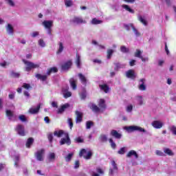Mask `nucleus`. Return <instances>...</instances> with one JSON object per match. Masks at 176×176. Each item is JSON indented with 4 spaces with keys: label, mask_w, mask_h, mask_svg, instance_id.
I'll use <instances>...</instances> for the list:
<instances>
[{
    "label": "nucleus",
    "mask_w": 176,
    "mask_h": 176,
    "mask_svg": "<svg viewBox=\"0 0 176 176\" xmlns=\"http://www.w3.org/2000/svg\"><path fill=\"white\" fill-rule=\"evenodd\" d=\"M23 64L26 66L25 68V71H27V72H30L31 69H35V68H39V65L35 64L32 62L26 60L25 59L22 60Z\"/></svg>",
    "instance_id": "f257e3e1"
},
{
    "label": "nucleus",
    "mask_w": 176,
    "mask_h": 176,
    "mask_svg": "<svg viewBox=\"0 0 176 176\" xmlns=\"http://www.w3.org/2000/svg\"><path fill=\"white\" fill-rule=\"evenodd\" d=\"M124 129L128 133H133V131H139L140 133H146V130L138 126H125Z\"/></svg>",
    "instance_id": "f03ea898"
},
{
    "label": "nucleus",
    "mask_w": 176,
    "mask_h": 176,
    "mask_svg": "<svg viewBox=\"0 0 176 176\" xmlns=\"http://www.w3.org/2000/svg\"><path fill=\"white\" fill-rule=\"evenodd\" d=\"M79 156L80 157H82V156H83L84 159H85L86 160H90V159H91V156H93V153L91 152V151H87V150L82 148L80 151Z\"/></svg>",
    "instance_id": "7ed1b4c3"
},
{
    "label": "nucleus",
    "mask_w": 176,
    "mask_h": 176,
    "mask_svg": "<svg viewBox=\"0 0 176 176\" xmlns=\"http://www.w3.org/2000/svg\"><path fill=\"white\" fill-rule=\"evenodd\" d=\"M15 131H16L17 134H19V135H21V137H24V135H25V129L24 128V125H16V126L15 127Z\"/></svg>",
    "instance_id": "20e7f679"
},
{
    "label": "nucleus",
    "mask_w": 176,
    "mask_h": 176,
    "mask_svg": "<svg viewBox=\"0 0 176 176\" xmlns=\"http://www.w3.org/2000/svg\"><path fill=\"white\" fill-rule=\"evenodd\" d=\"M65 137L63 138H61L59 143L60 145H68L69 146L71 144V139L69 138V135H68V133H65Z\"/></svg>",
    "instance_id": "39448f33"
},
{
    "label": "nucleus",
    "mask_w": 176,
    "mask_h": 176,
    "mask_svg": "<svg viewBox=\"0 0 176 176\" xmlns=\"http://www.w3.org/2000/svg\"><path fill=\"white\" fill-rule=\"evenodd\" d=\"M43 156H45V150L41 149L35 153V157L38 162H43Z\"/></svg>",
    "instance_id": "423d86ee"
},
{
    "label": "nucleus",
    "mask_w": 176,
    "mask_h": 176,
    "mask_svg": "<svg viewBox=\"0 0 176 176\" xmlns=\"http://www.w3.org/2000/svg\"><path fill=\"white\" fill-rule=\"evenodd\" d=\"M111 166L113 168H109V176H113V174H115V173L118 172V165L116 164V162H115V161H111Z\"/></svg>",
    "instance_id": "0eeeda50"
},
{
    "label": "nucleus",
    "mask_w": 176,
    "mask_h": 176,
    "mask_svg": "<svg viewBox=\"0 0 176 176\" xmlns=\"http://www.w3.org/2000/svg\"><path fill=\"white\" fill-rule=\"evenodd\" d=\"M72 21L74 24H86V21L83 20V18L80 16H74Z\"/></svg>",
    "instance_id": "6e6552de"
},
{
    "label": "nucleus",
    "mask_w": 176,
    "mask_h": 176,
    "mask_svg": "<svg viewBox=\"0 0 176 176\" xmlns=\"http://www.w3.org/2000/svg\"><path fill=\"white\" fill-rule=\"evenodd\" d=\"M126 76L129 79H135L137 78V74H135V72L133 69H129L126 72Z\"/></svg>",
    "instance_id": "1a4fd4ad"
},
{
    "label": "nucleus",
    "mask_w": 176,
    "mask_h": 176,
    "mask_svg": "<svg viewBox=\"0 0 176 176\" xmlns=\"http://www.w3.org/2000/svg\"><path fill=\"white\" fill-rule=\"evenodd\" d=\"M68 90H69V87H68V85H67L65 88H63L62 89L63 97L65 98H69V97H71V96H72V93H71V91H69Z\"/></svg>",
    "instance_id": "9d476101"
},
{
    "label": "nucleus",
    "mask_w": 176,
    "mask_h": 176,
    "mask_svg": "<svg viewBox=\"0 0 176 176\" xmlns=\"http://www.w3.org/2000/svg\"><path fill=\"white\" fill-rule=\"evenodd\" d=\"M145 82L146 80L145 78H141L139 81V90L142 91H145L146 90V85H145Z\"/></svg>",
    "instance_id": "9b49d317"
},
{
    "label": "nucleus",
    "mask_w": 176,
    "mask_h": 176,
    "mask_svg": "<svg viewBox=\"0 0 176 176\" xmlns=\"http://www.w3.org/2000/svg\"><path fill=\"white\" fill-rule=\"evenodd\" d=\"M42 25L46 29V30H50L52 29V27H53V21H44L42 23Z\"/></svg>",
    "instance_id": "f8f14e48"
},
{
    "label": "nucleus",
    "mask_w": 176,
    "mask_h": 176,
    "mask_svg": "<svg viewBox=\"0 0 176 176\" xmlns=\"http://www.w3.org/2000/svg\"><path fill=\"white\" fill-rule=\"evenodd\" d=\"M72 66V61L68 60L62 65L61 66L62 71H68V69L71 68Z\"/></svg>",
    "instance_id": "ddd939ff"
},
{
    "label": "nucleus",
    "mask_w": 176,
    "mask_h": 176,
    "mask_svg": "<svg viewBox=\"0 0 176 176\" xmlns=\"http://www.w3.org/2000/svg\"><path fill=\"white\" fill-rule=\"evenodd\" d=\"M154 129H162L163 127V122L159 120H155L151 123Z\"/></svg>",
    "instance_id": "4468645a"
},
{
    "label": "nucleus",
    "mask_w": 176,
    "mask_h": 176,
    "mask_svg": "<svg viewBox=\"0 0 176 176\" xmlns=\"http://www.w3.org/2000/svg\"><path fill=\"white\" fill-rule=\"evenodd\" d=\"M133 156L135 157V159H138V154L137 153V151L134 150H131L128 152L126 157L130 159L131 157H133Z\"/></svg>",
    "instance_id": "2eb2a0df"
},
{
    "label": "nucleus",
    "mask_w": 176,
    "mask_h": 176,
    "mask_svg": "<svg viewBox=\"0 0 176 176\" xmlns=\"http://www.w3.org/2000/svg\"><path fill=\"white\" fill-rule=\"evenodd\" d=\"M39 109H41V104H38L36 107H32L29 109V113L32 115H35L39 112Z\"/></svg>",
    "instance_id": "dca6fc26"
},
{
    "label": "nucleus",
    "mask_w": 176,
    "mask_h": 176,
    "mask_svg": "<svg viewBox=\"0 0 176 176\" xmlns=\"http://www.w3.org/2000/svg\"><path fill=\"white\" fill-rule=\"evenodd\" d=\"M76 123H80L82 120L83 118V113L80 111H76Z\"/></svg>",
    "instance_id": "f3484780"
},
{
    "label": "nucleus",
    "mask_w": 176,
    "mask_h": 176,
    "mask_svg": "<svg viewBox=\"0 0 176 176\" xmlns=\"http://www.w3.org/2000/svg\"><path fill=\"white\" fill-rule=\"evenodd\" d=\"M47 160L49 162V163H52L56 160V153H50L47 155Z\"/></svg>",
    "instance_id": "a211bd4d"
},
{
    "label": "nucleus",
    "mask_w": 176,
    "mask_h": 176,
    "mask_svg": "<svg viewBox=\"0 0 176 176\" xmlns=\"http://www.w3.org/2000/svg\"><path fill=\"white\" fill-rule=\"evenodd\" d=\"M111 135L112 137H114V138H116L117 140H120L122 138V134L119 133L118 131L113 129L111 131Z\"/></svg>",
    "instance_id": "6ab92c4d"
},
{
    "label": "nucleus",
    "mask_w": 176,
    "mask_h": 176,
    "mask_svg": "<svg viewBox=\"0 0 176 176\" xmlns=\"http://www.w3.org/2000/svg\"><path fill=\"white\" fill-rule=\"evenodd\" d=\"M6 28L9 35H13V32H14V29L13 28V26L10 23H8L6 25Z\"/></svg>",
    "instance_id": "aec40b11"
},
{
    "label": "nucleus",
    "mask_w": 176,
    "mask_h": 176,
    "mask_svg": "<svg viewBox=\"0 0 176 176\" xmlns=\"http://www.w3.org/2000/svg\"><path fill=\"white\" fill-rule=\"evenodd\" d=\"M78 77L80 78L81 83L85 86H86V85H87V79H86V77L85 76V75L80 73L78 74Z\"/></svg>",
    "instance_id": "412c9836"
},
{
    "label": "nucleus",
    "mask_w": 176,
    "mask_h": 176,
    "mask_svg": "<svg viewBox=\"0 0 176 176\" xmlns=\"http://www.w3.org/2000/svg\"><path fill=\"white\" fill-rule=\"evenodd\" d=\"M63 134H64V131L63 130L54 131V135H55V137H58V138H61Z\"/></svg>",
    "instance_id": "4be33fe9"
},
{
    "label": "nucleus",
    "mask_w": 176,
    "mask_h": 176,
    "mask_svg": "<svg viewBox=\"0 0 176 176\" xmlns=\"http://www.w3.org/2000/svg\"><path fill=\"white\" fill-rule=\"evenodd\" d=\"M69 104L68 103L63 104L60 108L58 109V113H63V112H64L67 108H69Z\"/></svg>",
    "instance_id": "5701e85b"
},
{
    "label": "nucleus",
    "mask_w": 176,
    "mask_h": 176,
    "mask_svg": "<svg viewBox=\"0 0 176 176\" xmlns=\"http://www.w3.org/2000/svg\"><path fill=\"white\" fill-rule=\"evenodd\" d=\"M76 64L77 67L80 68V65H82V63L80 62V55L76 54Z\"/></svg>",
    "instance_id": "b1692460"
},
{
    "label": "nucleus",
    "mask_w": 176,
    "mask_h": 176,
    "mask_svg": "<svg viewBox=\"0 0 176 176\" xmlns=\"http://www.w3.org/2000/svg\"><path fill=\"white\" fill-rule=\"evenodd\" d=\"M69 83L73 90H76V80H75L74 78H71L69 80Z\"/></svg>",
    "instance_id": "393cba45"
},
{
    "label": "nucleus",
    "mask_w": 176,
    "mask_h": 176,
    "mask_svg": "<svg viewBox=\"0 0 176 176\" xmlns=\"http://www.w3.org/2000/svg\"><path fill=\"white\" fill-rule=\"evenodd\" d=\"M36 78L37 79H40V80H42L43 82H45V80H46V79H47V76L37 74H36Z\"/></svg>",
    "instance_id": "a878e982"
},
{
    "label": "nucleus",
    "mask_w": 176,
    "mask_h": 176,
    "mask_svg": "<svg viewBox=\"0 0 176 176\" xmlns=\"http://www.w3.org/2000/svg\"><path fill=\"white\" fill-rule=\"evenodd\" d=\"M64 50V44L63 43L60 42L58 43V48L57 51V54H60V53H63V51Z\"/></svg>",
    "instance_id": "bb28decb"
},
{
    "label": "nucleus",
    "mask_w": 176,
    "mask_h": 176,
    "mask_svg": "<svg viewBox=\"0 0 176 176\" xmlns=\"http://www.w3.org/2000/svg\"><path fill=\"white\" fill-rule=\"evenodd\" d=\"M99 141L100 142H107V141H108V137L107 135L102 134L99 137Z\"/></svg>",
    "instance_id": "cd10ccee"
},
{
    "label": "nucleus",
    "mask_w": 176,
    "mask_h": 176,
    "mask_svg": "<svg viewBox=\"0 0 176 176\" xmlns=\"http://www.w3.org/2000/svg\"><path fill=\"white\" fill-rule=\"evenodd\" d=\"M164 153H165L168 156H174V153L173 152V151H171V149L168 148H164Z\"/></svg>",
    "instance_id": "c85d7f7f"
},
{
    "label": "nucleus",
    "mask_w": 176,
    "mask_h": 176,
    "mask_svg": "<svg viewBox=\"0 0 176 176\" xmlns=\"http://www.w3.org/2000/svg\"><path fill=\"white\" fill-rule=\"evenodd\" d=\"M122 8H123V9H125V10H126V12H129V13L134 14V10L131 9L130 8V6H129L126 4H124L122 6Z\"/></svg>",
    "instance_id": "c756f323"
},
{
    "label": "nucleus",
    "mask_w": 176,
    "mask_h": 176,
    "mask_svg": "<svg viewBox=\"0 0 176 176\" xmlns=\"http://www.w3.org/2000/svg\"><path fill=\"white\" fill-rule=\"evenodd\" d=\"M136 101L138 105H142L144 104V98L141 96H136Z\"/></svg>",
    "instance_id": "7c9ffc66"
},
{
    "label": "nucleus",
    "mask_w": 176,
    "mask_h": 176,
    "mask_svg": "<svg viewBox=\"0 0 176 176\" xmlns=\"http://www.w3.org/2000/svg\"><path fill=\"white\" fill-rule=\"evenodd\" d=\"M98 106L102 109H105V108H106L105 100L104 99H100V101H99Z\"/></svg>",
    "instance_id": "2f4dec72"
},
{
    "label": "nucleus",
    "mask_w": 176,
    "mask_h": 176,
    "mask_svg": "<svg viewBox=\"0 0 176 176\" xmlns=\"http://www.w3.org/2000/svg\"><path fill=\"white\" fill-rule=\"evenodd\" d=\"M34 144V139L32 138H30L28 139L27 142H26V147L27 148H30L31 145Z\"/></svg>",
    "instance_id": "473e14b6"
},
{
    "label": "nucleus",
    "mask_w": 176,
    "mask_h": 176,
    "mask_svg": "<svg viewBox=\"0 0 176 176\" xmlns=\"http://www.w3.org/2000/svg\"><path fill=\"white\" fill-rule=\"evenodd\" d=\"M116 67L114 68L115 71H118V69H120V68H124L126 67V65L124 64H121V63H116L115 64Z\"/></svg>",
    "instance_id": "72a5a7b5"
},
{
    "label": "nucleus",
    "mask_w": 176,
    "mask_h": 176,
    "mask_svg": "<svg viewBox=\"0 0 176 176\" xmlns=\"http://www.w3.org/2000/svg\"><path fill=\"white\" fill-rule=\"evenodd\" d=\"M133 27L134 25L133 23L124 24V28H125L126 31H130V30H133Z\"/></svg>",
    "instance_id": "f704fd0d"
},
{
    "label": "nucleus",
    "mask_w": 176,
    "mask_h": 176,
    "mask_svg": "<svg viewBox=\"0 0 176 176\" xmlns=\"http://www.w3.org/2000/svg\"><path fill=\"white\" fill-rule=\"evenodd\" d=\"M14 166L15 167H19V162L20 160V155H16L14 157Z\"/></svg>",
    "instance_id": "c9c22d12"
},
{
    "label": "nucleus",
    "mask_w": 176,
    "mask_h": 176,
    "mask_svg": "<svg viewBox=\"0 0 176 176\" xmlns=\"http://www.w3.org/2000/svg\"><path fill=\"white\" fill-rule=\"evenodd\" d=\"M100 88L101 90H103L104 93H108V91H109V87H108L107 85H100Z\"/></svg>",
    "instance_id": "e433bc0d"
},
{
    "label": "nucleus",
    "mask_w": 176,
    "mask_h": 176,
    "mask_svg": "<svg viewBox=\"0 0 176 176\" xmlns=\"http://www.w3.org/2000/svg\"><path fill=\"white\" fill-rule=\"evenodd\" d=\"M58 70L56 69V67H52L47 72V75H50L51 74H55V72H57Z\"/></svg>",
    "instance_id": "4c0bfd02"
},
{
    "label": "nucleus",
    "mask_w": 176,
    "mask_h": 176,
    "mask_svg": "<svg viewBox=\"0 0 176 176\" xmlns=\"http://www.w3.org/2000/svg\"><path fill=\"white\" fill-rule=\"evenodd\" d=\"M6 113L9 120H12V118H13V112L10 110H6Z\"/></svg>",
    "instance_id": "58836bf2"
},
{
    "label": "nucleus",
    "mask_w": 176,
    "mask_h": 176,
    "mask_svg": "<svg viewBox=\"0 0 176 176\" xmlns=\"http://www.w3.org/2000/svg\"><path fill=\"white\" fill-rule=\"evenodd\" d=\"M142 52L140 50H136L135 52V57H138V58H142Z\"/></svg>",
    "instance_id": "ea45409f"
},
{
    "label": "nucleus",
    "mask_w": 176,
    "mask_h": 176,
    "mask_svg": "<svg viewBox=\"0 0 176 176\" xmlns=\"http://www.w3.org/2000/svg\"><path fill=\"white\" fill-rule=\"evenodd\" d=\"M74 156V153H70L67 155L65 156V160L66 162H71L72 157Z\"/></svg>",
    "instance_id": "a19ab883"
},
{
    "label": "nucleus",
    "mask_w": 176,
    "mask_h": 176,
    "mask_svg": "<svg viewBox=\"0 0 176 176\" xmlns=\"http://www.w3.org/2000/svg\"><path fill=\"white\" fill-rule=\"evenodd\" d=\"M91 109H92L93 112H100V107L96 104H92L91 106Z\"/></svg>",
    "instance_id": "79ce46f5"
},
{
    "label": "nucleus",
    "mask_w": 176,
    "mask_h": 176,
    "mask_svg": "<svg viewBox=\"0 0 176 176\" xmlns=\"http://www.w3.org/2000/svg\"><path fill=\"white\" fill-rule=\"evenodd\" d=\"M120 52H122V53H129L130 52V50L126 47V46L122 45L120 47Z\"/></svg>",
    "instance_id": "37998d69"
},
{
    "label": "nucleus",
    "mask_w": 176,
    "mask_h": 176,
    "mask_svg": "<svg viewBox=\"0 0 176 176\" xmlns=\"http://www.w3.org/2000/svg\"><path fill=\"white\" fill-rule=\"evenodd\" d=\"M64 1H65V6H67V8H71V6L74 5L72 0H64Z\"/></svg>",
    "instance_id": "c03bdc74"
},
{
    "label": "nucleus",
    "mask_w": 176,
    "mask_h": 176,
    "mask_svg": "<svg viewBox=\"0 0 176 176\" xmlns=\"http://www.w3.org/2000/svg\"><path fill=\"white\" fill-rule=\"evenodd\" d=\"M114 52H115V50H111V49L107 50V58H108V60H109V58H111V57H112V55L113 54Z\"/></svg>",
    "instance_id": "a18cd8bd"
},
{
    "label": "nucleus",
    "mask_w": 176,
    "mask_h": 176,
    "mask_svg": "<svg viewBox=\"0 0 176 176\" xmlns=\"http://www.w3.org/2000/svg\"><path fill=\"white\" fill-rule=\"evenodd\" d=\"M10 76L12 78H20V73L14 72V71H12L10 72Z\"/></svg>",
    "instance_id": "49530a36"
},
{
    "label": "nucleus",
    "mask_w": 176,
    "mask_h": 176,
    "mask_svg": "<svg viewBox=\"0 0 176 176\" xmlns=\"http://www.w3.org/2000/svg\"><path fill=\"white\" fill-rule=\"evenodd\" d=\"M75 142H76L77 144H82L85 142V140H83V138L78 137L74 139Z\"/></svg>",
    "instance_id": "de8ad7c7"
},
{
    "label": "nucleus",
    "mask_w": 176,
    "mask_h": 176,
    "mask_svg": "<svg viewBox=\"0 0 176 176\" xmlns=\"http://www.w3.org/2000/svg\"><path fill=\"white\" fill-rule=\"evenodd\" d=\"M91 126H94L93 122H91V121H87V122H86V129H87V130L91 129Z\"/></svg>",
    "instance_id": "09e8293b"
},
{
    "label": "nucleus",
    "mask_w": 176,
    "mask_h": 176,
    "mask_svg": "<svg viewBox=\"0 0 176 176\" xmlns=\"http://www.w3.org/2000/svg\"><path fill=\"white\" fill-rule=\"evenodd\" d=\"M132 30L136 36H141V33H140V32H138V30H137V28H135V26H133V28H132Z\"/></svg>",
    "instance_id": "8fccbe9b"
},
{
    "label": "nucleus",
    "mask_w": 176,
    "mask_h": 176,
    "mask_svg": "<svg viewBox=\"0 0 176 176\" xmlns=\"http://www.w3.org/2000/svg\"><path fill=\"white\" fill-rule=\"evenodd\" d=\"M22 87H23V89H25L26 90H30V89H32V87H31V85L25 82L23 84Z\"/></svg>",
    "instance_id": "3c124183"
},
{
    "label": "nucleus",
    "mask_w": 176,
    "mask_h": 176,
    "mask_svg": "<svg viewBox=\"0 0 176 176\" xmlns=\"http://www.w3.org/2000/svg\"><path fill=\"white\" fill-rule=\"evenodd\" d=\"M102 23V21L98 20L96 18H94L91 21L92 24H101Z\"/></svg>",
    "instance_id": "603ef678"
},
{
    "label": "nucleus",
    "mask_w": 176,
    "mask_h": 176,
    "mask_svg": "<svg viewBox=\"0 0 176 176\" xmlns=\"http://www.w3.org/2000/svg\"><path fill=\"white\" fill-rule=\"evenodd\" d=\"M38 45L41 46V47H45V46H46V43L42 38L38 40Z\"/></svg>",
    "instance_id": "864d4df0"
},
{
    "label": "nucleus",
    "mask_w": 176,
    "mask_h": 176,
    "mask_svg": "<svg viewBox=\"0 0 176 176\" xmlns=\"http://www.w3.org/2000/svg\"><path fill=\"white\" fill-rule=\"evenodd\" d=\"M124 153H126V147H122L118 151V155H124Z\"/></svg>",
    "instance_id": "5fc2aeb1"
},
{
    "label": "nucleus",
    "mask_w": 176,
    "mask_h": 176,
    "mask_svg": "<svg viewBox=\"0 0 176 176\" xmlns=\"http://www.w3.org/2000/svg\"><path fill=\"white\" fill-rule=\"evenodd\" d=\"M170 131L173 134V135H176V126L173 125L170 126Z\"/></svg>",
    "instance_id": "6e6d98bb"
},
{
    "label": "nucleus",
    "mask_w": 176,
    "mask_h": 176,
    "mask_svg": "<svg viewBox=\"0 0 176 176\" xmlns=\"http://www.w3.org/2000/svg\"><path fill=\"white\" fill-rule=\"evenodd\" d=\"M138 19L140 23H142L144 24V25H147L148 23H146V21L144 19L142 16H139Z\"/></svg>",
    "instance_id": "4d7b16f0"
},
{
    "label": "nucleus",
    "mask_w": 176,
    "mask_h": 176,
    "mask_svg": "<svg viewBox=\"0 0 176 176\" xmlns=\"http://www.w3.org/2000/svg\"><path fill=\"white\" fill-rule=\"evenodd\" d=\"M19 120H21V122H27V118H25V116H24V115H20L19 116Z\"/></svg>",
    "instance_id": "13d9d810"
},
{
    "label": "nucleus",
    "mask_w": 176,
    "mask_h": 176,
    "mask_svg": "<svg viewBox=\"0 0 176 176\" xmlns=\"http://www.w3.org/2000/svg\"><path fill=\"white\" fill-rule=\"evenodd\" d=\"M109 141L111 144V148L113 149H116V144L113 142V139H109Z\"/></svg>",
    "instance_id": "bf43d9fd"
},
{
    "label": "nucleus",
    "mask_w": 176,
    "mask_h": 176,
    "mask_svg": "<svg viewBox=\"0 0 176 176\" xmlns=\"http://www.w3.org/2000/svg\"><path fill=\"white\" fill-rule=\"evenodd\" d=\"M80 97L81 100H85V98H86V91L83 90L80 94Z\"/></svg>",
    "instance_id": "052dcab7"
},
{
    "label": "nucleus",
    "mask_w": 176,
    "mask_h": 176,
    "mask_svg": "<svg viewBox=\"0 0 176 176\" xmlns=\"http://www.w3.org/2000/svg\"><path fill=\"white\" fill-rule=\"evenodd\" d=\"M126 112H129V113L132 112L133 111V104H129L126 107Z\"/></svg>",
    "instance_id": "680f3d73"
},
{
    "label": "nucleus",
    "mask_w": 176,
    "mask_h": 176,
    "mask_svg": "<svg viewBox=\"0 0 176 176\" xmlns=\"http://www.w3.org/2000/svg\"><path fill=\"white\" fill-rule=\"evenodd\" d=\"M67 122H68V124L70 127V129H72V127H74V123L72 122V119L68 118L67 119Z\"/></svg>",
    "instance_id": "e2e57ef3"
},
{
    "label": "nucleus",
    "mask_w": 176,
    "mask_h": 176,
    "mask_svg": "<svg viewBox=\"0 0 176 176\" xmlns=\"http://www.w3.org/2000/svg\"><path fill=\"white\" fill-rule=\"evenodd\" d=\"M8 5L12 7H14V1L13 0H6Z\"/></svg>",
    "instance_id": "0e129e2a"
},
{
    "label": "nucleus",
    "mask_w": 176,
    "mask_h": 176,
    "mask_svg": "<svg viewBox=\"0 0 176 176\" xmlns=\"http://www.w3.org/2000/svg\"><path fill=\"white\" fill-rule=\"evenodd\" d=\"M155 154L157 155V156H164V153H163L162 151H159V150H157L155 151Z\"/></svg>",
    "instance_id": "69168bd1"
},
{
    "label": "nucleus",
    "mask_w": 176,
    "mask_h": 176,
    "mask_svg": "<svg viewBox=\"0 0 176 176\" xmlns=\"http://www.w3.org/2000/svg\"><path fill=\"white\" fill-rule=\"evenodd\" d=\"M47 137H48V140H49L50 142H52V141H53V133H49Z\"/></svg>",
    "instance_id": "338daca9"
},
{
    "label": "nucleus",
    "mask_w": 176,
    "mask_h": 176,
    "mask_svg": "<svg viewBox=\"0 0 176 176\" xmlns=\"http://www.w3.org/2000/svg\"><path fill=\"white\" fill-rule=\"evenodd\" d=\"M80 163L79 161L77 160L74 163V168H79Z\"/></svg>",
    "instance_id": "774afa93"
}]
</instances>
